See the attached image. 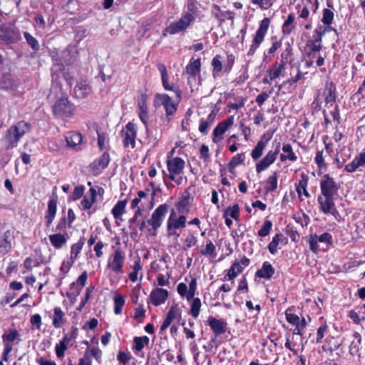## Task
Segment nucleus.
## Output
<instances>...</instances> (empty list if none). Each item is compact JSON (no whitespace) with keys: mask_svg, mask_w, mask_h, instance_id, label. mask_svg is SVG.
Returning <instances> with one entry per match:
<instances>
[{"mask_svg":"<svg viewBox=\"0 0 365 365\" xmlns=\"http://www.w3.org/2000/svg\"><path fill=\"white\" fill-rule=\"evenodd\" d=\"M197 7L192 0H189L180 18L168 25L163 31L164 37L184 33L195 21L197 16Z\"/></svg>","mask_w":365,"mask_h":365,"instance_id":"nucleus-1","label":"nucleus"},{"mask_svg":"<svg viewBox=\"0 0 365 365\" xmlns=\"http://www.w3.org/2000/svg\"><path fill=\"white\" fill-rule=\"evenodd\" d=\"M31 128L29 123L20 120L12 125L5 133L3 138V143L6 149L16 148L21 138L28 133Z\"/></svg>","mask_w":365,"mask_h":365,"instance_id":"nucleus-2","label":"nucleus"},{"mask_svg":"<svg viewBox=\"0 0 365 365\" xmlns=\"http://www.w3.org/2000/svg\"><path fill=\"white\" fill-rule=\"evenodd\" d=\"M51 92L56 94V101L53 106V111L56 115L68 117L73 112V106L69 103L66 94L61 92V88L58 83L52 84Z\"/></svg>","mask_w":365,"mask_h":365,"instance_id":"nucleus-3","label":"nucleus"},{"mask_svg":"<svg viewBox=\"0 0 365 365\" xmlns=\"http://www.w3.org/2000/svg\"><path fill=\"white\" fill-rule=\"evenodd\" d=\"M187 217L185 215H177L174 209H171L166 221L167 236L170 238L178 239L181 230L186 227Z\"/></svg>","mask_w":365,"mask_h":365,"instance_id":"nucleus-4","label":"nucleus"},{"mask_svg":"<svg viewBox=\"0 0 365 365\" xmlns=\"http://www.w3.org/2000/svg\"><path fill=\"white\" fill-rule=\"evenodd\" d=\"M113 252L108 257L106 269L115 274H121L125 262V252L120 247H113Z\"/></svg>","mask_w":365,"mask_h":365,"instance_id":"nucleus-5","label":"nucleus"},{"mask_svg":"<svg viewBox=\"0 0 365 365\" xmlns=\"http://www.w3.org/2000/svg\"><path fill=\"white\" fill-rule=\"evenodd\" d=\"M168 177L178 185H181L184 179L181 175L185 167V160L180 157H174L167 160Z\"/></svg>","mask_w":365,"mask_h":365,"instance_id":"nucleus-6","label":"nucleus"},{"mask_svg":"<svg viewBox=\"0 0 365 365\" xmlns=\"http://www.w3.org/2000/svg\"><path fill=\"white\" fill-rule=\"evenodd\" d=\"M168 212V205L166 203L160 205L152 213L148 220V232L151 236H156L158 229L163 225L165 215Z\"/></svg>","mask_w":365,"mask_h":365,"instance_id":"nucleus-7","label":"nucleus"},{"mask_svg":"<svg viewBox=\"0 0 365 365\" xmlns=\"http://www.w3.org/2000/svg\"><path fill=\"white\" fill-rule=\"evenodd\" d=\"M154 106L155 107L163 106L165 110L166 119L170 122L172 116L175 114L178 108V103L165 93H156L154 97Z\"/></svg>","mask_w":365,"mask_h":365,"instance_id":"nucleus-8","label":"nucleus"},{"mask_svg":"<svg viewBox=\"0 0 365 365\" xmlns=\"http://www.w3.org/2000/svg\"><path fill=\"white\" fill-rule=\"evenodd\" d=\"M270 24V19L269 18H264L259 24V26L257 29L247 51V55L251 56H253L256 50L259 47L261 43L264 41L266 34L267 33L268 29Z\"/></svg>","mask_w":365,"mask_h":365,"instance_id":"nucleus-9","label":"nucleus"},{"mask_svg":"<svg viewBox=\"0 0 365 365\" xmlns=\"http://www.w3.org/2000/svg\"><path fill=\"white\" fill-rule=\"evenodd\" d=\"M334 200L335 197L324 195H319L317 197L319 210L325 215H331L339 220L341 216L336 207Z\"/></svg>","mask_w":365,"mask_h":365,"instance_id":"nucleus-10","label":"nucleus"},{"mask_svg":"<svg viewBox=\"0 0 365 365\" xmlns=\"http://www.w3.org/2000/svg\"><path fill=\"white\" fill-rule=\"evenodd\" d=\"M339 189V187L333 178L329 174L323 175L320 181V195L335 197L338 195Z\"/></svg>","mask_w":365,"mask_h":365,"instance_id":"nucleus-11","label":"nucleus"},{"mask_svg":"<svg viewBox=\"0 0 365 365\" xmlns=\"http://www.w3.org/2000/svg\"><path fill=\"white\" fill-rule=\"evenodd\" d=\"M280 143H279L275 150H269L267 154L256 163V172L260 173L267 170L277 160L279 155Z\"/></svg>","mask_w":365,"mask_h":365,"instance_id":"nucleus-12","label":"nucleus"},{"mask_svg":"<svg viewBox=\"0 0 365 365\" xmlns=\"http://www.w3.org/2000/svg\"><path fill=\"white\" fill-rule=\"evenodd\" d=\"M235 123L234 116L231 115L227 119L220 122L213 130L212 134V140L215 143H218L223 139V135L226 131L233 125Z\"/></svg>","mask_w":365,"mask_h":365,"instance_id":"nucleus-13","label":"nucleus"},{"mask_svg":"<svg viewBox=\"0 0 365 365\" xmlns=\"http://www.w3.org/2000/svg\"><path fill=\"white\" fill-rule=\"evenodd\" d=\"M332 241V236L328 232H324L321 235H317L316 234L311 235L309 238V248L314 253H317L319 250V242L331 245Z\"/></svg>","mask_w":365,"mask_h":365,"instance_id":"nucleus-14","label":"nucleus"},{"mask_svg":"<svg viewBox=\"0 0 365 365\" xmlns=\"http://www.w3.org/2000/svg\"><path fill=\"white\" fill-rule=\"evenodd\" d=\"M122 133L124 146L134 148L135 146V138L137 134L136 125L134 123L129 122L125 125V128L123 130Z\"/></svg>","mask_w":365,"mask_h":365,"instance_id":"nucleus-15","label":"nucleus"},{"mask_svg":"<svg viewBox=\"0 0 365 365\" xmlns=\"http://www.w3.org/2000/svg\"><path fill=\"white\" fill-rule=\"evenodd\" d=\"M201 62L200 59H190L189 63L186 66V73L188 75V83L192 84V81H196L197 76H200Z\"/></svg>","mask_w":365,"mask_h":365,"instance_id":"nucleus-16","label":"nucleus"},{"mask_svg":"<svg viewBox=\"0 0 365 365\" xmlns=\"http://www.w3.org/2000/svg\"><path fill=\"white\" fill-rule=\"evenodd\" d=\"M208 325L215 336L225 334L227 329V323L223 319H216L213 317L208 318Z\"/></svg>","mask_w":365,"mask_h":365,"instance_id":"nucleus-17","label":"nucleus"},{"mask_svg":"<svg viewBox=\"0 0 365 365\" xmlns=\"http://www.w3.org/2000/svg\"><path fill=\"white\" fill-rule=\"evenodd\" d=\"M285 65L283 61L276 62L267 70V77L264 78V83H270L282 75Z\"/></svg>","mask_w":365,"mask_h":365,"instance_id":"nucleus-18","label":"nucleus"},{"mask_svg":"<svg viewBox=\"0 0 365 365\" xmlns=\"http://www.w3.org/2000/svg\"><path fill=\"white\" fill-rule=\"evenodd\" d=\"M57 211V196H53L48 202V209L45 215V224L49 227L56 215Z\"/></svg>","mask_w":365,"mask_h":365,"instance_id":"nucleus-19","label":"nucleus"},{"mask_svg":"<svg viewBox=\"0 0 365 365\" xmlns=\"http://www.w3.org/2000/svg\"><path fill=\"white\" fill-rule=\"evenodd\" d=\"M282 150V153L279 155V160L282 163H285L287 161L294 163L297 160V155L294 151L291 144L288 143H283Z\"/></svg>","mask_w":365,"mask_h":365,"instance_id":"nucleus-20","label":"nucleus"},{"mask_svg":"<svg viewBox=\"0 0 365 365\" xmlns=\"http://www.w3.org/2000/svg\"><path fill=\"white\" fill-rule=\"evenodd\" d=\"M364 166H365V152H361L356 155L351 162L345 165L344 170L351 173Z\"/></svg>","mask_w":365,"mask_h":365,"instance_id":"nucleus-21","label":"nucleus"},{"mask_svg":"<svg viewBox=\"0 0 365 365\" xmlns=\"http://www.w3.org/2000/svg\"><path fill=\"white\" fill-rule=\"evenodd\" d=\"M150 297L153 305L159 306L168 299V292L163 288H155L151 292Z\"/></svg>","mask_w":365,"mask_h":365,"instance_id":"nucleus-22","label":"nucleus"},{"mask_svg":"<svg viewBox=\"0 0 365 365\" xmlns=\"http://www.w3.org/2000/svg\"><path fill=\"white\" fill-rule=\"evenodd\" d=\"M309 178L308 176L302 173L301 174V178L297 183L295 184L296 192H297L299 198L302 200V195L306 197L307 198L311 197V195L307 191V185H308Z\"/></svg>","mask_w":365,"mask_h":365,"instance_id":"nucleus-23","label":"nucleus"},{"mask_svg":"<svg viewBox=\"0 0 365 365\" xmlns=\"http://www.w3.org/2000/svg\"><path fill=\"white\" fill-rule=\"evenodd\" d=\"M74 96L78 99H83L90 95L92 92L91 87L86 81H79L74 88Z\"/></svg>","mask_w":365,"mask_h":365,"instance_id":"nucleus-24","label":"nucleus"},{"mask_svg":"<svg viewBox=\"0 0 365 365\" xmlns=\"http://www.w3.org/2000/svg\"><path fill=\"white\" fill-rule=\"evenodd\" d=\"M66 323V314L60 307H56L53 309L52 316V325L56 329L61 328Z\"/></svg>","mask_w":365,"mask_h":365,"instance_id":"nucleus-25","label":"nucleus"},{"mask_svg":"<svg viewBox=\"0 0 365 365\" xmlns=\"http://www.w3.org/2000/svg\"><path fill=\"white\" fill-rule=\"evenodd\" d=\"M68 238L67 232L56 233L48 236L52 246L57 250L61 249L66 244Z\"/></svg>","mask_w":365,"mask_h":365,"instance_id":"nucleus-26","label":"nucleus"},{"mask_svg":"<svg viewBox=\"0 0 365 365\" xmlns=\"http://www.w3.org/2000/svg\"><path fill=\"white\" fill-rule=\"evenodd\" d=\"M65 140L68 147L78 150L82 142L83 138L80 133L70 132L66 135Z\"/></svg>","mask_w":365,"mask_h":365,"instance_id":"nucleus-27","label":"nucleus"},{"mask_svg":"<svg viewBox=\"0 0 365 365\" xmlns=\"http://www.w3.org/2000/svg\"><path fill=\"white\" fill-rule=\"evenodd\" d=\"M110 160V159L109 154L105 152L101 157L94 160L91 165L92 169L98 173H101L108 167Z\"/></svg>","mask_w":365,"mask_h":365,"instance_id":"nucleus-28","label":"nucleus"},{"mask_svg":"<svg viewBox=\"0 0 365 365\" xmlns=\"http://www.w3.org/2000/svg\"><path fill=\"white\" fill-rule=\"evenodd\" d=\"M174 211L177 215L187 214L190 211V197L188 195L182 196L177 202L175 203Z\"/></svg>","mask_w":365,"mask_h":365,"instance_id":"nucleus-29","label":"nucleus"},{"mask_svg":"<svg viewBox=\"0 0 365 365\" xmlns=\"http://www.w3.org/2000/svg\"><path fill=\"white\" fill-rule=\"evenodd\" d=\"M96 196L97 192L96 189L91 187L81 202V208L83 210L90 209L95 202Z\"/></svg>","mask_w":365,"mask_h":365,"instance_id":"nucleus-30","label":"nucleus"},{"mask_svg":"<svg viewBox=\"0 0 365 365\" xmlns=\"http://www.w3.org/2000/svg\"><path fill=\"white\" fill-rule=\"evenodd\" d=\"M216 113L212 110L206 118H202L199 124V131L203 134L207 135L209 129L215 121Z\"/></svg>","mask_w":365,"mask_h":365,"instance_id":"nucleus-31","label":"nucleus"},{"mask_svg":"<svg viewBox=\"0 0 365 365\" xmlns=\"http://www.w3.org/2000/svg\"><path fill=\"white\" fill-rule=\"evenodd\" d=\"M274 274V269L269 262H264L261 269L256 272V276L264 279H269Z\"/></svg>","mask_w":365,"mask_h":365,"instance_id":"nucleus-32","label":"nucleus"},{"mask_svg":"<svg viewBox=\"0 0 365 365\" xmlns=\"http://www.w3.org/2000/svg\"><path fill=\"white\" fill-rule=\"evenodd\" d=\"M150 343V339L147 336H135L133 338V351L136 355H140L139 353L143 349L145 346Z\"/></svg>","mask_w":365,"mask_h":365,"instance_id":"nucleus-33","label":"nucleus"},{"mask_svg":"<svg viewBox=\"0 0 365 365\" xmlns=\"http://www.w3.org/2000/svg\"><path fill=\"white\" fill-rule=\"evenodd\" d=\"M11 236L9 232H6L0 240V253L5 255L12 249Z\"/></svg>","mask_w":365,"mask_h":365,"instance_id":"nucleus-34","label":"nucleus"},{"mask_svg":"<svg viewBox=\"0 0 365 365\" xmlns=\"http://www.w3.org/2000/svg\"><path fill=\"white\" fill-rule=\"evenodd\" d=\"M334 14L329 9H324L322 11V17L321 19L322 23L324 26L328 28H333L331 24L334 21Z\"/></svg>","mask_w":365,"mask_h":365,"instance_id":"nucleus-35","label":"nucleus"},{"mask_svg":"<svg viewBox=\"0 0 365 365\" xmlns=\"http://www.w3.org/2000/svg\"><path fill=\"white\" fill-rule=\"evenodd\" d=\"M352 340L349 345V353L351 355H356L359 350L361 344V335L355 332L352 336Z\"/></svg>","mask_w":365,"mask_h":365,"instance_id":"nucleus-36","label":"nucleus"},{"mask_svg":"<svg viewBox=\"0 0 365 365\" xmlns=\"http://www.w3.org/2000/svg\"><path fill=\"white\" fill-rule=\"evenodd\" d=\"M295 16L293 14H289L287 16V19L284 21L283 26H282V32L286 34L289 35L292 33V31L294 29V22Z\"/></svg>","mask_w":365,"mask_h":365,"instance_id":"nucleus-37","label":"nucleus"},{"mask_svg":"<svg viewBox=\"0 0 365 365\" xmlns=\"http://www.w3.org/2000/svg\"><path fill=\"white\" fill-rule=\"evenodd\" d=\"M191 304H190V314H191L194 318H197L200 312V308L202 306L201 300L200 298L195 297L193 299H191Z\"/></svg>","mask_w":365,"mask_h":365,"instance_id":"nucleus-38","label":"nucleus"},{"mask_svg":"<svg viewBox=\"0 0 365 365\" xmlns=\"http://www.w3.org/2000/svg\"><path fill=\"white\" fill-rule=\"evenodd\" d=\"M211 65L213 68L212 74L214 77L219 76L220 72H224V66H222L220 55H217L212 58Z\"/></svg>","mask_w":365,"mask_h":365,"instance_id":"nucleus-39","label":"nucleus"},{"mask_svg":"<svg viewBox=\"0 0 365 365\" xmlns=\"http://www.w3.org/2000/svg\"><path fill=\"white\" fill-rule=\"evenodd\" d=\"M266 148L267 145H264V143L257 142V145L251 152V157L252 160L255 161L258 160L262 157Z\"/></svg>","mask_w":365,"mask_h":365,"instance_id":"nucleus-40","label":"nucleus"},{"mask_svg":"<svg viewBox=\"0 0 365 365\" xmlns=\"http://www.w3.org/2000/svg\"><path fill=\"white\" fill-rule=\"evenodd\" d=\"M126 206L125 200L118 201L112 209V214L115 219H120L125 212Z\"/></svg>","mask_w":365,"mask_h":365,"instance_id":"nucleus-41","label":"nucleus"},{"mask_svg":"<svg viewBox=\"0 0 365 365\" xmlns=\"http://www.w3.org/2000/svg\"><path fill=\"white\" fill-rule=\"evenodd\" d=\"M285 318H286V320L292 325L293 326H295V325H297L299 324H301L302 323V317L300 318L299 316H297V314H294L292 312V309L291 308H288L286 311H285Z\"/></svg>","mask_w":365,"mask_h":365,"instance_id":"nucleus-42","label":"nucleus"},{"mask_svg":"<svg viewBox=\"0 0 365 365\" xmlns=\"http://www.w3.org/2000/svg\"><path fill=\"white\" fill-rule=\"evenodd\" d=\"M277 173H274L272 175H270L267 180L264 187L267 192H274L277 188Z\"/></svg>","mask_w":365,"mask_h":365,"instance_id":"nucleus-43","label":"nucleus"},{"mask_svg":"<svg viewBox=\"0 0 365 365\" xmlns=\"http://www.w3.org/2000/svg\"><path fill=\"white\" fill-rule=\"evenodd\" d=\"M125 300L123 296L115 294L114 297V312L115 314H120L125 304Z\"/></svg>","mask_w":365,"mask_h":365,"instance_id":"nucleus-44","label":"nucleus"},{"mask_svg":"<svg viewBox=\"0 0 365 365\" xmlns=\"http://www.w3.org/2000/svg\"><path fill=\"white\" fill-rule=\"evenodd\" d=\"M75 260L70 257L63 261L61 266L60 267V274L61 276V278H63L66 276V274L69 272Z\"/></svg>","mask_w":365,"mask_h":365,"instance_id":"nucleus-45","label":"nucleus"},{"mask_svg":"<svg viewBox=\"0 0 365 365\" xmlns=\"http://www.w3.org/2000/svg\"><path fill=\"white\" fill-rule=\"evenodd\" d=\"M307 46L310 51L309 55H314V53L319 52L322 49V41L313 38L307 42Z\"/></svg>","mask_w":365,"mask_h":365,"instance_id":"nucleus-46","label":"nucleus"},{"mask_svg":"<svg viewBox=\"0 0 365 365\" xmlns=\"http://www.w3.org/2000/svg\"><path fill=\"white\" fill-rule=\"evenodd\" d=\"M240 212V207L238 205L235 204L232 206L228 207L226 208L224 216L230 217L234 220H237L239 217Z\"/></svg>","mask_w":365,"mask_h":365,"instance_id":"nucleus-47","label":"nucleus"},{"mask_svg":"<svg viewBox=\"0 0 365 365\" xmlns=\"http://www.w3.org/2000/svg\"><path fill=\"white\" fill-rule=\"evenodd\" d=\"M24 36L26 40L27 43L34 51H36L39 49V43L36 38L31 36L29 32H24Z\"/></svg>","mask_w":365,"mask_h":365,"instance_id":"nucleus-48","label":"nucleus"},{"mask_svg":"<svg viewBox=\"0 0 365 365\" xmlns=\"http://www.w3.org/2000/svg\"><path fill=\"white\" fill-rule=\"evenodd\" d=\"M87 279H88L87 272L84 271L78 277L77 281L73 282L74 287H78V292H77V293H81L82 289L83 288V287L86 284Z\"/></svg>","mask_w":365,"mask_h":365,"instance_id":"nucleus-49","label":"nucleus"},{"mask_svg":"<svg viewBox=\"0 0 365 365\" xmlns=\"http://www.w3.org/2000/svg\"><path fill=\"white\" fill-rule=\"evenodd\" d=\"M314 162L317 165V167L320 170L327 169V165L325 163L324 158V151L318 150L316 153V156L314 158Z\"/></svg>","mask_w":365,"mask_h":365,"instance_id":"nucleus-50","label":"nucleus"},{"mask_svg":"<svg viewBox=\"0 0 365 365\" xmlns=\"http://www.w3.org/2000/svg\"><path fill=\"white\" fill-rule=\"evenodd\" d=\"M166 317L172 322L175 319H179L181 317V312L177 305H173L166 314Z\"/></svg>","mask_w":365,"mask_h":365,"instance_id":"nucleus-51","label":"nucleus"},{"mask_svg":"<svg viewBox=\"0 0 365 365\" xmlns=\"http://www.w3.org/2000/svg\"><path fill=\"white\" fill-rule=\"evenodd\" d=\"M334 30L333 28H328L325 26H319L314 30L315 35L314 36V38L322 41V38L324 34Z\"/></svg>","mask_w":365,"mask_h":365,"instance_id":"nucleus-52","label":"nucleus"},{"mask_svg":"<svg viewBox=\"0 0 365 365\" xmlns=\"http://www.w3.org/2000/svg\"><path fill=\"white\" fill-rule=\"evenodd\" d=\"M252 4L257 5L262 10L269 9L276 0H250Z\"/></svg>","mask_w":365,"mask_h":365,"instance_id":"nucleus-53","label":"nucleus"},{"mask_svg":"<svg viewBox=\"0 0 365 365\" xmlns=\"http://www.w3.org/2000/svg\"><path fill=\"white\" fill-rule=\"evenodd\" d=\"M177 291L178 293L180 295L182 298H186V299L188 302H190L193 297H188V287L187 285L183 282H180L177 286Z\"/></svg>","mask_w":365,"mask_h":365,"instance_id":"nucleus-54","label":"nucleus"},{"mask_svg":"<svg viewBox=\"0 0 365 365\" xmlns=\"http://www.w3.org/2000/svg\"><path fill=\"white\" fill-rule=\"evenodd\" d=\"M216 247L211 240L207 241L206 246L201 250V255L205 256H215Z\"/></svg>","mask_w":365,"mask_h":365,"instance_id":"nucleus-55","label":"nucleus"},{"mask_svg":"<svg viewBox=\"0 0 365 365\" xmlns=\"http://www.w3.org/2000/svg\"><path fill=\"white\" fill-rule=\"evenodd\" d=\"M83 245H84V243L82 241H79L77 243L73 244L71 246L70 258L76 260L78 258V256L79 253L81 252V251L83 247Z\"/></svg>","mask_w":365,"mask_h":365,"instance_id":"nucleus-56","label":"nucleus"},{"mask_svg":"<svg viewBox=\"0 0 365 365\" xmlns=\"http://www.w3.org/2000/svg\"><path fill=\"white\" fill-rule=\"evenodd\" d=\"M282 46V42L277 40V36L272 37V46L267 50V53H264V56L273 54L278 48Z\"/></svg>","mask_w":365,"mask_h":365,"instance_id":"nucleus-57","label":"nucleus"},{"mask_svg":"<svg viewBox=\"0 0 365 365\" xmlns=\"http://www.w3.org/2000/svg\"><path fill=\"white\" fill-rule=\"evenodd\" d=\"M272 227V223L269 220L264 221L262 228L258 231V235L264 237L267 236Z\"/></svg>","mask_w":365,"mask_h":365,"instance_id":"nucleus-58","label":"nucleus"},{"mask_svg":"<svg viewBox=\"0 0 365 365\" xmlns=\"http://www.w3.org/2000/svg\"><path fill=\"white\" fill-rule=\"evenodd\" d=\"M245 160V153H241L237 154L231 159L229 166L230 168H235L240 164L242 163Z\"/></svg>","mask_w":365,"mask_h":365,"instance_id":"nucleus-59","label":"nucleus"},{"mask_svg":"<svg viewBox=\"0 0 365 365\" xmlns=\"http://www.w3.org/2000/svg\"><path fill=\"white\" fill-rule=\"evenodd\" d=\"M19 332L16 329H10L8 333H5L3 336V341L6 342H12L15 341L19 336Z\"/></svg>","mask_w":365,"mask_h":365,"instance_id":"nucleus-60","label":"nucleus"},{"mask_svg":"<svg viewBox=\"0 0 365 365\" xmlns=\"http://www.w3.org/2000/svg\"><path fill=\"white\" fill-rule=\"evenodd\" d=\"M279 242V235H275L272 239V241L268 245V250L269 252L272 255H274L277 252V246Z\"/></svg>","mask_w":365,"mask_h":365,"instance_id":"nucleus-61","label":"nucleus"},{"mask_svg":"<svg viewBox=\"0 0 365 365\" xmlns=\"http://www.w3.org/2000/svg\"><path fill=\"white\" fill-rule=\"evenodd\" d=\"M68 346L63 343L61 341L56 344L55 351L58 359H62L65 355V351L67 350Z\"/></svg>","mask_w":365,"mask_h":365,"instance_id":"nucleus-62","label":"nucleus"},{"mask_svg":"<svg viewBox=\"0 0 365 365\" xmlns=\"http://www.w3.org/2000/svg\"><path fill=\"white\" fill-rule=\"evenodd\" d=\"M85 187L83 185H79L76 187L72 195L70 197L71 200L74 201L78 200L83 195Z\"/></svg>","mask_w":365,"mask_h":365,"instance_id":"nucleus-63","label":"nucleus"},{"mask_svg":"<svg viewBox=\"0 0 365 365\" xmlns=\"http://www.w3.org/2000/svg\"><path fill=\"white\" fill-rule=\"evenodd\" d=\"M197 242V237L192 233H189L185 239V249H189L195 245Z\"/></svg>","mask_w":365,"mask_h":365,"instance_id":"nucleus-64","label":"nucleus"}]
</instances>
